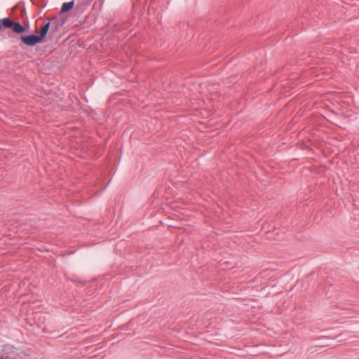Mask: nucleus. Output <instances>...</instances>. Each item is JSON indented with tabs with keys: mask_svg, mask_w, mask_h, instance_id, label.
I'll use <instances>...</instances> for the list:
<instances>
[{
	"mask_svg": "<svg viewBox=\"0 0 359 359\" xmlns=\"http://www.w3.org/2000/svg\"><path fill=\"white\" fill-rule=\"evenodd\" d=\"M74 1L64 3L61 8V11H60L61 13H66V12L69 11L74 7Z\"/></svg>",
	"mask_w": 359,
	"mask_h": 359,
	"instance_id": "4",
	"label": "nucleus"
},
{
	"mask_svg": "<svg viewBox=\"0 0 359 359\" xmlns=\"http://www.w3.org/2000/svg\"><path fill=\"white\" fill-rule=\"evenodd\" d=\"M50 22H43L41 26L40 27V34L38 36L42 41L47 35V33L50 28Z\"/></svg>",
	"mask_w": 359,
	"mask_h": 359,
	"instance_id": "3",
	"label": "nucleus"
},
{
	"mask_svg": "<svg viewBox=\"0 0 359 359\" xmlns=\"http://www.w3.org/2000/svg\"><path fill=\"white\" fill-rule=\"evenodd\" d=\"M4 27L11 28L16 34H22L26 30L25 27L20 22H14L8 18H4Z\"/></svg>",
	"mask_w": 359,
	"mask_h": 359,
	"instance_id": "1",
	"label": "nucleus"
},
{
	"mask_svg": "<svg viewBox=\"0 0 359 359\" xmlns=\"http://www.w3.org/2000/svg\"><path fill=\"white\" fill-rule=\"evenodd\" d=\"M20 40L22 42L29 46H33L38 43L42 42L39 36L35 34L22 36H20Z\"/></svg>",
	"mask_w": 359,
	"mask_h": 359,
	"instance_id": "2",
	"label": "nucleus"
}]
</instances>
